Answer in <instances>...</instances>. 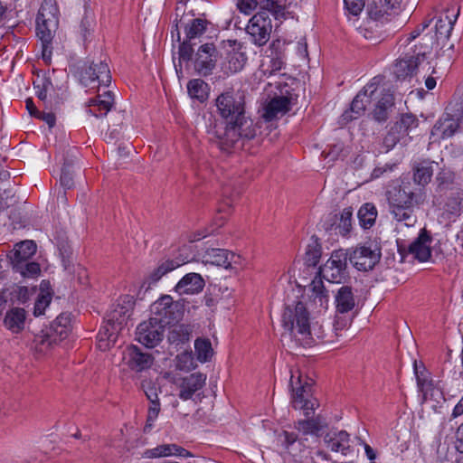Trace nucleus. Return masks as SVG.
<instances>
[{
	"label": "nucleus",
	"mask_w": 463,
	"mask_h": 463,
	"mask_svg": "<svg viewBox=\"0 0 463 463\" xmlns=\"http://www.w3.org/2000/svg\"><path fill=\"white\" fill-rule=\"evenodd\" d=\"M131 296L120 297L109 310L105 324L97 335V345L101 351H108L115 345L119 334L125 328L134 308Z\"/></svg>",
	"instance_id": "1"
},
{
	"label": "nucleus",
	"mask_w": 463,
	"mask_h": 463,
	"mask_svg": "<svg viewBox=\"0 0 463 463\" xmlns=\"http://www.w3.org/2000/svg\"><path fill=\"white\" fill-rule=\"evenodd\" d=\"M422 201V193L413 191L410 182H402L388 192L389 211L393 220L406 227L417 222L414 206Z\"/></svg>",
	"instance_id": "2"
},
{
	"label": "nucleus",
	"mask_w": 463,
	"mask_h": 463,
	"mask_svg": "<svg viewBox=\"0 0 463 463\" xmlns=\"http://www.w3.org/2000/svg\"><path fill=\"white\" fill-rule=\"evenodd\" d=\"M56 0H43L36 18L37 35L42 43V56L45 61L52 57V42L59 25Z\"/></svg>",
	"instance_id": "3"
},
{
	"label": "nucleus",
	"mask_w": 463,
	"mask_h": 463,
	"mask_svg": "<svg viewBox=\"0 0 463 463\" xmlns=\"http://www.w3.org/2000/svg\"><path fill=\"white\" fill-rule=\"evenodd\" d=\"M281 326L292 337L309 339L310 317L307 305L298 299L286 302L281 314Z\"/></svg>",
	"instance_id": "4"
},
{
	"label": "nucleus",
	"mask_w": 463,
	"mask_h": 463,
	"mask_svg": "<svg viewBox=\"0 0 463 463\" xmlns=\"http://www.w3.org/2000/svg\"><path fill=\"white\" fill-rule=\"evenodd\" d=\"M258 125L246 117L245 113L226 124L223 137L218 136L219 146L222 150L228 151L235 146L241 140H250L257 137Z\"/></svg>",
	"instance_id": "5"
},
{
	"label": "nucleus",
	"mask_w": 463,
	"mask_h": 463,
	"mask_svg": "<svg viewBox=\"0 0 463 463\" xmlns=\"http://www.w3.org/2000/svg\"><path fill=\"white\" fill-rule=\"evenodd\" d=\"M215 106L219 115L227 123L233 121L245 113L244 94L240 90H226L216 98Z\"/></svg>",
	"instance_id": "6"
},
{
	"label": "nucleus",
	"mask_w": 463,
	"mask_h": 463,
	"mask_svg": "<svg viewBox=\"0 0 463 463\" xmlns=\"http://www.w3.org/2000/svg\"><path fill=\"white\" fill-rule=\"evenodd\" d=\"M151 314L150 318L165 326L178 321L183 312L179 303L174 302L170 295H164L152 304Z\"/></svg>",
	"instance_id": "7"
},
{
	"label": "nucleus",
	"mask_w": 463,
	"mask_h": 463,
	"mask_svg": "<svg viewBox=\"0 0 463 463\" xmlns=\"http://www.w3.org/2000/svg\"><path fill=\"white\" fill-rule=\"evenodd\" d=\"M80 82L90 89L108 87L111 82L110 71L105 61L91 62L80 73Z\"/></svg>",
	"instance_id": "8"
},
{
	"label": "nucleus",
	"mask_w": 463,
	"mask_h": 463,
	"mask_svg": "<svg viewBox=\"0 0 463 463\" xmlns=\"http://www.w3.org/2000/svg\"><path fill=\"white\" fill-rule=\"evenodd\" d=\"M347 252L344 250H334L327 261L319 269V275L332 283H339L345 278Z\"/></svg>",
	"instance_id": "9"
},
{
	"label": "nucleus",
	"mask_w": 463,
	"mask_h": 463,
	"mask_svg": "<svg viewBox=\"0 0 463 463\" xmlns=\"http://www.w3.org/2000/svg\"><path fill=\"white\" fill-rule=\"evenodd\" d=\"M294 379L295 374L291 372L290 386L292 388V406L296 410H302L304 414L308 416L314 411L317 405L316 402L309 400L311 385L307 383L303 384L301 383L300 374L297 376L296 382Z\"/></svg>",
	"instance_id": "10"
},
{
	"label": "nucleus",
	"mask_w": 463,
	"mask_h": 463,
	"mask_svg": "<svg viewBox=\"0 0 463 463\" xmlns=\"http://www.w3.org/2000/svg\"><path fill=\"white\" fill-rule=\"evenodd\" d=\"M347 258L355 269L367 271L379 261L381 251L376 246L359 245L347 252Z\"/></svg>",
	"instance_id": "11"
},
{
	"label": "nucleus",
	"mask_w": 463,
	"mask_h": 463,
	"mask_svg": "<svg viewBox=\"0 0 463 463\" xmlns=\"http://www.w3.org/2000/svg\"><path fill=\"white\" fill-rule=\"evenodd\" d=\"M290 109L291 99L288 92L280 95L274 94L262 103L260 116L265 121L270 122L283 117Z\"/></svg>",
	"instance_id": "12"
},
{
	"label": "nucleus",
	"mask_w": 463,
	"mask_h": 463,
	"mask_svg": "<svg viewBox=\"0 0 463 463\" xmlns=\"http://www.w3.org/2000/svg\"><path fill=\"white\" fill-rule=\"evenodd\" d=\"M207 376L205 373L196 372L183 377H177L174 380V384L178 390V397L182 401L193 400L194 396L201 391L206 383Z\"/></svg>",
	"instance_id": "13"
},
{
	"label": "nucleus",
	"mask_w": 463,
	"mask_h": 463,
	"mask_svg": "<svg viewBox=\"0 0 463 463\" xmlns=\"http://www.w3.org/2000/svg\"><path fill=\"white\" fill-rule=\"evenodd\" d=\"M271 28V21L267 14L258 13L249 21L246 31L255 45L263 46L269 39Z\"/></svg>",
	"instance_id": "14"
},
{
	"label": "nucleus",
	"mask_w": 463,
	"mask_h": 463,
	"mask_svg": "<svg viewBox=\"0 0 463 463\" xmlns=\"http://www.w3.org/2000/svg\"><path fill=\"white\" fill-rule=\"evenodd\" d=\"M164 332V326L149 318L137 327L136 339L143 345L153 348L163 340Z\"/></svg>",
	"instance_id": "15"
},
{
	"label": "nucleus",
	"mask_w": 463,
	"mask_h": 463,
	"mask_svg": "<svg viewBox=\"0 0 463 463\" xmlns=\"http://www.w3.org/2000/svg\"><path fill=\"white\" fill-rule=\"evenodd\" d=\"M376 96H378L377 84L370 82L365 85L353 99L350 109L344 114V118L345 120H353L362 116L368 105L373 101V98Z\"/></svg>",
	"instance_id": "16"
},
{
	"label": "nucleus",
	"mask_w": 463,
	"mask_h": 463,
	"mask_svg": "<svg viewBox=\"0 0 463 463\" xmlns=\"http://www.w3.org/2000/svg\"><path fill=\"white\" fill-rule=\"evenodd\" d=\"M217 62V51L213 43H204L197 51L194 68L199 74L210 75Z\"/></svg>",
	"instance_id": "17"
},
{
	"label": "nucleus",
	"mask_w": 463,
	"mask_h": 463,
	"mask_svg": "<svg viewBox=\"0 0 463 463\" xmlns=\"http://www.w3.org/2000/svg\"><path fill=\"white\" fill-rule=\"evenodd\" d=\"M123 361L130 370L139 373L150 368L154 358L150 354L141 352L137 346L129 345L124 351Z\"/></svg>",
	"instance_id": "18"
},
{
	"label": "nucleus",
	"mask_w": 463,
	"mask_h": 463,
	"mask_svg": "<svg viewBox=\"0 0 463 463\" xmlns=\"http://www.w3.org/2000/svg\"><path fill=\"white\" fill-rule=\"evenodd\" d=\"M460 121L449 114H446L439 118L430 132V139L432 142H439L444 139L452 137L458 130Z\"/></svg>",
	"instance_id": "19"
},
{
	"label": "nucleus",
	"mask_w": 463,
	"mask_h": 463,
	"mask_svg": "<svg viewBox=\"0 0 463 463\" xmlns=\"http://www.w3.org/2000/svg\"><path fill=\"white\" fill-rule=\"evenodd\" d=\"M458 14L459 9L458 6L452 5L437 18L435 23V33L438 42L446 40L449 37Z\"/></svg>",
	"instance_id": "20"
},
{
	"label": "nucleus",
	"mask_w": 463,
	"mask_h": 463,
	"mask_svg": "<svg viewBox=\"0 0 463 463\" xmlns=\"http://www.w3.org/2000/svg\"><path fill=\"white\" fill-rule=\"evenodd\" d=\"M188 261L189 255L184 256L183 254H180L175 259L163 260L158 263L157 267L149 273L146 282L148 284V287H150L151 285L157 283L164 276L174 271Z\"/></svg>",
	"instance_id": "21"
},
{
	"label": "nucleus",
	"mask_w": 463,
	"mask_h": 463,
	"mask_svg": "<svg viewBox=\"0 0 463 463\" xmlns=\"http://www.w3.org/2000/svg\"><path fill=\"white\" fill-rule=\"evenodd\" d=\"M308 298L316 312L321 313L327 309L329 296L321 278H315L308 287Z\"/></svg>",
	"instance_id": "22"
},
{
	"label": "nucleus",
	"mask_w": 463,
	"mask_h": 463,
	"mask_svg": "<svg viewBox=\"0 0 463 463\" xmlns=\"http://www.w3.org/2000/svg\"><path fill=\"white\" fill-rule=\"evenodd\" d=\"M87 105V113L100 118L106 116L114 106V95L111 90H105L93 99H90Z\"/></svg>",
	"instance_id": "23"
},
{
	"label": "nucleus",
	"mask_w": 463,
	"mask_h": 463,
	"mask_svg": "<svg viewBox=\"0 0 463 463\" xmlns=\"http://www.w3.org/2000/svg\"><path fill=\"white\" fill-rule=\"evenodd\" d=\"M205 286L203 278L195 272L187 273L175 286V291L179 295H196L201 293Z\"/></svg>",
	"instance_id": "24"
},
{
	"label": "nucleus",
	"mask_w": 463,
	"mask_h": 463,
	"mask_svg": "<svg viewBox=\"0 0 463 463\" xmlns=\"http://www.w3.org/2000/svg\"><path fill=\"white\" fill-rule=\"evenodd\" d=\"M146 458H158L167 457L189 458L193 455L181 446L175 443L161 444L153 449H146L143 453Z\"/></svg>",
	"instance_id": "25"
},
{
	"label": "nucleus",
	"mask_w": 463,
	"mask_h": 463,
	"mask_svg": "<svg viewBox=\"0 0 463 463\" xmlns=\"http://www.w3.org/2000/svg\"><path fill=\"white\" fill-rule=\"evenodd\" d=\"M426 52L414 55H405L398 60L394 65V73L399 79L411 76L425 60Z\"/></svg>",
	"instance_id": "26"
},
{
	"label": "nucleus",
	"mask_w": 463,
	"mask_h": 463,
	"mask_svg": "<svg viewBox=\"0 0 463 463\" xmlns=\"http://www.w3.org/2000/svg\"><path fill=\"white\" fill-rule=\"evenodd\" d=\"M227 44L232 48V51L227 53L226 61L223 63V70L227 73H235L242 70L247 58L240 51V43L237 41L228 40Z\"/></svg>",
	"instance_id": "27"
},
{
	"label": "nucleus",
	"mask_w": 463,
	"mask_h": 463,
	"mask_svg": "<svg viewBox=\"0 0 463 463\" xmlns=\"http://www.w3.org/2000/svg\"><path fill=\"white\" fill-rule=\"evenodd\" d=\"M202 261L204 264H211L226 269H232V263L235 255L223 249H209L202 255Z\"/></svg>",
	"instance_id": "28"
},
{
	"label": "nucleus",
	"mask_w": 463,
	"mask_h": 463,
	"mask_svg": "<svg viewBox=\"0 0 463 463\" xmlns=\"http://www.w3.org/2000/svg\"><path fill=\"white\" fill-rule=\"evenodd\" d=\"M430 237L421 230L418 238L409 246V253L420 261H427L431 256Z\"/></svg>",
	"instance_id": "29"
},
{
	"label": "nucleus",
	"mask_w": 463,
	"mask_h": 463,
	"mask_svg": "<svg viewBox=\"0 0 463 463\" xmlns=\"http://www.w3.org/2000/svg\"><path fill=\"white\" fill-rule=\"evenodd\" d=\"M324 441L326 447L334 452H341L343 455H346L350 449V436L345 430L327 433Z\"/></svg>",
	"instance_id": "30"
},
{
	"label": "nucleus",
	"mask_w": 463,
	"mask_h": 463,
	"mask_svg": "<svg viewBox=\"0 0 463 463\" xmlns=\"http://www.w3.org/2000/svg\"><path fill=\"white\" fill-rule=\"evenodd\" d=\"M25 320V310L21 307H13L5 313L3 323L12 334H19L24 329Z\"/></svg>",
	"instance_id": "31"
},
{
	"label": "nucleus",
	"mask_w": 463,
	"mask_h": 463,
	"mask_svg": "<svg viewBox=\"0 0 463 463\" xmlns=\"http://www.w3.org/2000/svg\"><path fill=\"white\" fill-rule=\"evenodd\" d=\"M378 96L373 98V101L376 100L373 109V117L378 121L385 120L387 118V110L393 106V96L387 90H381L377 85Z\"/></svg>",
	"instance_id": "32"
},
{
	"label": "nucleus",
	"mask_w": 463,
	"mask_h": 463,
	"mask_svg": "<svg viewBox=\"0 0 463 463\" xmlns=\"http://www.w3.org/2000/svg\"><path fill=\"white\" fill-rule=\"evenodd\" d=\"M37 246L33 241H24L15 244L9 256L12 266L27 261L36 252Z\"/></svg>",
	"instance_id": "33"
},
{
	"label": "nucleus",
	"mask_w": 463,
	"mask_h": 463,
	"mask_svg": "<svg viewBox=\"0 0 463 463\" xmlns=\"http://www.w3.org/2000/svg\"><path fill=\"white\" fill-rule=\"evenodd\" d=\"M335 309L338 314H347L355 306L352 288L347 286L341 287L335 298Z\"/></svg>",
	"instance_id": "34"
},
{
	"label": "nucleus",
	"mask_w": 463,
	"mask_h": 463,
	"mask_svg": "<svg viewBox=\"0 0 463 463\" xmlns=\"http://www.w3.org/2000/svg\"><path fill=\"white\" fill-rule=\"evenodd\" d=\"M434 162L424 160L417 163L413 166V180L414 183L420 186L424 187L427 185L433 175L434 172Z\"/></svg>",
	"instance_id": "35"
},
{
	"label": "nucleus",
	"mask_w": 463,
	"mask_h": 463,
	"mask_svg": "<svg viewBox=\"0 0 463 463\" xmlns=\"http://www.w3.org/2000/svg\"><path fill=\"white\" fill-rule=\"evenodd\" d=\"M187 92L191 99L203 103L209 98L210 87L201 79H193L187 83Z\"/></svg>",
	"instance_id": "36"
},
{
	"label": "nucleus",
	"mask_w": 463,
	"mask_h": 463,
	"mask_svg": "<svg viewBox=\"0 0 463 463\" xmlns=\"http://www.w3.org/2000/svg\"><path fill=\"white\" fill-rule=\"evenodd\" d=\"M194 354L198 362L204 364L213 356L214 351L210 339L198 337L194 340Z\"/></svg>",
	"instance_id": "37"
},
{
	"label": "nucleus",
	"mask_w": 463,
	"mask_h": 463,
	"mask_svg": "<svg viewBox=\"0 0 463 463\" xmlns=\"http://www.w3.org/2000/svg\"><path fill=\"white\" fill-rule=\"evenodd\" d=\"M192 334V327L189 325H174L168 333V341L173 345L184 344L189 341Z\"/></svg>",
	"instance_id": "38"
},
{
	"label": "nucleus",
	"mask_w": 463,
	"mask_h": 463,
	"mask_svg": "<svg viewBox=\"0 0 463 463\" xmlns=\"http://www.w3.org/2000/svg\"><path fill=\"white\" fill-rule=\"evenodd\" d=\"M52 301V292L48 281L43 280L41 283V293L34 304V316L38 317L43 314L45 308Z\"/></svg>",
	"instance_id": "39"
},
{
	"label": "nucleus",
	"mask_w": 463,
	"mask_h": 463,
	"mask_svg": "<svg viewBox=\"0 0 463 463\" xmlns=\"http://www.w3.org/2000/svg\"><path fill=\"white\" fill-rule=\"evenodd\" d=\"M358 219L363 228H371L377 217V209L373 203H364L358 211Z\"/></svg>",
	"instance_id": "40"
},
{
	"label": "nucleus",
	"mask_w": 463,
	"mask_h": 463,
	"mask_svg": "<svg viewBox=\"0 0 463 463\" xmlns=\"http://www.w3.org/2000/svg\"><path fill=\"white\" fill-rule=\"evenodd\" d=\"M383 2L385 7L379 11H374L373 5H369L367 7V14L371 19L374 21L383 19L385 16L389 15L390 11L400 8L402 0H383Z\"/></svg>",
	"instance_id": "41"
},
{
	"label": "nucleus",
	"mask_w": 463,
	"mask_h": 463,
	"mask_svg": "<svg viewBox=\"0 0 463 463\" xmlns=\"http://www.w3.org/2000/svg\"><path fill=\"white\" fill-rule=\"evenodd\" d=\"M418 126V118L411 114L402 115L400 120L393 125L395 129H397L400 135H402L404 138L408 137L410 132L417 128Z\"/></svg>",
	"instance_id": "42"
},
{
	"label": "nucleus",
	"mask_w": 463,
	"mask_h": 463,
	"mask_svg": "<svg viewBox=\"0 0 463 463\" xmlns=\"http://www.w3.org/2000/svg\"><path fill=\"white\" fill-rule=\"evenodd\" d=\"M13 269L19 273L23 278H37L41 273L40 265L34 261H25L13 266Z\"/></svg>",
	"instance_id": "43"
},
{
	"label": "nucleus",
	"mask_w": 463,
	"mask_h": 463,
	"mask_svg": "<svg viewBox=\"0 0 463 463\" xmlns=\"http://www.w3.org/2000/svg\"><path fill=\"white\" fill-rule=\"evenodd\" d=\"M208 22L202 18L194 19L184 29L186 39L192 40L203 35L207 29Z\"/></svg>",
	"instance_id": "44"
},
{
	"label": "nucleus",
	"mask_w": 463,
	"mask_h": 463,
	"mask_svg": "<svg viewBox=\"0 0 463 463\" xmlns=\"http://www.w3.org/2000/svg\"><path fill=\"white\" fill-rule=\"evenodd\" d=\"M295 429L303 435L317 434L322 425L317 419L301 420L295 423Z\"/></svg>",
	"instance_id": "45"
},
{
	"label": "nucleus",
	"mask_w": 463,
	"mask_h": 463,
	"mask_svg": "<svg viewBox=\"0 0 463 463\" xmlns=\"http://www.w3.org/2000/svg\"><path fill=\"white\" fill-rule=\"evenodd\" d=\"M321 257V248L317 242L307 245L305 252V262L308 266H316Z\"/></svg>",
	"instance_id": "46"
},
{
	"label": "nucleus",
	"mask_w": 463,
	"mask_h": 463,
	"mask_svg": "<svg viewBox=\"0 0 463 463\" xmlns=\"http://www.w3.org/2000/svg\"><path fill=\"white\" fill-rule=\"evenodd\" d=\"M461 213L460 203L456 200H449L444 208L442 216L448 221H455Z\"/></svg>",
	"instance_id": "47"
},
{
	"label": "nucleus",
	"mask_w": 463,
	"mask_h": 463,
	"mask_svg": "<svg viewBox=\"0 0 463 463\" xmlns=\"http://www.w3.org/2000/svg\"><path fill=\"white\" fill-rule=\"evenodd\" d=\"M33 87H34V89H36L37 97L42 100H45L47 98L48 92L52 88V84L48 78L42 77V78H38L33 82Z\"/></svg>",
	"instance_id": "48"
},
{
	"label": "nucleus",
	"mask_w": 463,
	"mask_h": 463,
	"mask_svg": "<svg viewBox=\"0 0 463 463\" xmlns=\"http://www.w3.org/2000/svg\"><path fill=\"white\" fill-rule=\"evenodd\" d=\"M196 367L192 353L184 352L176 356V368L182 371H191Z\"/></svg>",
	"instance_id": "49"
},
{
	"label": "nucleus",
	"mask_w": 463,
	"mask_h": 463,
	"mask_svg": "<svg viewBox=\"0 0 463 463\" xmlns=\"http://www.w3.org/2000/svg\"><path fill=\"white\" fill-rule=\"evenodd\" d=\"M34 342L36 351L42 354H45L56 343V339L48 335H43L36 336Z\"/></svg>",
	"instance_id": "50"
},
{
	"label": "nucleus",
	"mask_w": 463,
	"mask_h": 463,
	"mask_svg": "<svg viewBox=\"0 0 463 463\" xmlns=\"http://www.w3.org/2000/svg\"><path fill=\"white\" fill-rule=\"evenodd\" d=\"M404 139L402 135H400L397 129L392 126L387 135L383 138V146L386 151L392 149L396 144Z\"/></svg>",
	"instance_id": "51"
},
{
	"label": "nucleus",
	"mask_w": 463,
	"mask_h": 463,
	"mask_svg": "<svg viewBox=\"0 0 463 463\" xmlns=\"http://www.w3.org/2000/svg\"><path fill=\"white\" fill-rule=\"evenodd\" d=\"M347 15L357 16L364 8L365 0H344Z\"/></svg>",
	"instance_id": "52"
},
{
	"label": "nucleus",
	"mask_w": 463,
	"mask_h": 463,
	"mask_svg": "<svg viewBox=\"0 0 463 463\" xmlns=\"http://www.w3.org/2000/svg\"><path fill=\"white\" fill-rule=\"evenodd\" d=\"M297 434L288 430H283L277 435L278 443L280 444L285 449H289V448L297 441Z\"/></svg>",
	"instance_id": "53"
},
{
	"label": "nucleus",
	"mask_w": 463,
	"mask_h": 463,
	"mask_svg": "<svg viewBox=\"0 0 463 463\" xmlns=\"http://www.w3.org/2000/svg\"><path fill=\"white\" fill-rule=\"evenodd\" d=\"M422 391L426 397L430 396L437 402H439L441 400H444L441 389L439 386H434L433 383H431L422 384Z\"/></svg>",
	"instance_id": "54"
},
{
	"label": "nucleus",
	"mask_w": 463,
	"mask_h": 463,
	"mask_svg": "<svg viewBox=\"0 0 463 463\" xmlns=\"http://www.w3.org/2000/svg\"><path fill=\"white\" fill-rule=\"evenodd\" d=\"M36 288H28L25 286H18L15 290V298L21 303H25L35 293Z\"/></svg>",
	"instance_id": "55"
},
{
	"label": "nucleus",
	"mask_w": 463,
	"mask_h": 463,
	"mask_svg": "<svg viewBox=\"0 0 463 463\" xmlns=\"http://www.w3.org/2000/svg\"><path fill=\"white\" fill-rule=\"evenodd\" d=\"M352 216L353 213L350 208H345L341 213L339 228L342 229L345 233H348L350 232Z\"/></svg>",
	"instance_id": "56"
},
{
	"label": "nucleus",
	"mask_w": 463,
	"mask_h": 463,
	"mask_svg": "<svg viewBox=\"0 0 463 463\" xmlns=\"http://www.w3.org/2000/svg\"><path fill=\"white\" fill-rule=\"evenodd\" d=\"M351 325V318L345 314H338L336 312L334 321V329L337 333L346 329Z\"/></svg>",
	"instance_id": "57"
},
{
	"label": "nucleus",
	"mask_w": 463,
	"mask_h": 463,
	"mask_svg": "<svg viewBox=\"0 0 463 463\" xmlns=\"http://www.w3.org/2000/svg\"><path fill=\"white\" fill-rule=\"evenodd\" d=\"M160 411V403L158 402L157 394H155V400H152L151 405L149 406L147 412V422H149V427L152 426L153 422L158 417Z\"/></svg>",
	"instance_id": "58"
},
{
	"label": "nucleus",
	"mask_w": 463,
	"mask_h": 463,
	"mask_svg": "<svg viewBox=\"0 0 463 463\" xmlns=\"http://www.w3.org/2000/svg\"><path fill=\"white\" fill-rule=\"evenodd\" d=\"M270 65L268 69H264L265 73L272 74L280 71L284 65V58L281 54H278L275 57L270 58Z\"/></svg>",
	"instance_id": "59"
},
{
	"label": "nucleus",
	"mask_w": 463,
	"mask_h": 463,
	"mask_svg": "<svg viewBox=\"0 0 463 463\" xmlns=\"http://www.w3.org/2000/svg\"><path fill=\"white\" fill-rule=\"evenodd\" d=\"M190 41L191 40L186 39L179 45V58L184 61H189L192 58V54L194 52V49L190 43Z\"/></svg>",
	"instance_id": "60"
},
{
	"label": "nucleus",
	"mask_w": 463,
	"mask_h": 463,
	"mask_svg": "<svg viewBox=\"0 0 463 463\" xmlns=\"http://www.w3.org/2000/svg\"><path fill=\"white\" fill-rule=\"evenodd\" d=\"M258 6V3L255 0H240L237 4V7L241 13L244 14H250Z\"/></svg>",
	"instance_id": "61"
},
{
	"label": "nucleus",
	"mask_w": 463,
	"mask_h": 463,
	"mask_svg": "<svg viewBox=\"0 0 463 463\" xmlns=\"http://www.w3.org/2000/svg\"><path fill=\"white\" fill-rule=\"evenodd\" d=\"M454 445L457 451L463 454V424H461L456 431Z\"/></svg>",
	"instance_id": "62"
},
{
	"label": "nucleus",
	"mask_w": 463,
	"mask_h": 463,
	"mask_svg": "<svg viewBox=\"0 0 463 463\" xmlns=\"http://www.w3.org/2000/svg\"><path fill=\"white\" fill-rule=\"evenodd\" d=\"M26 109L28 110L31 116L35 118L40 117V112L37 110L33 99L31 98L26 99L25 100Z\"/></svg>",
	"instance_id": "63"
},
{
	"label": "nucleus",
	"mask_w": 463,
	"mask_h": 463,
	"mask_svg": "<svg viewBox=\"0 0 463 463\" xmlns=\"http://www.w3.org/2000/svg\"><path fill=\"white\" fill-rule=\"evenodd\" d=\"M39 118H42L44 122L48 124L50 128H52L55 125V116L53 113L48 112V113H41Z\"/></svg>",
	"instance_id": "64"
}]
</instances>
